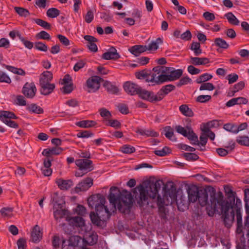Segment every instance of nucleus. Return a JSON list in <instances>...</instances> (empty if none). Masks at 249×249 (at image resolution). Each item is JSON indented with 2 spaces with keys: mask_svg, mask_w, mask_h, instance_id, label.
I'll return each instance as SVG.
<instances>
[{
  "mask_svg": "<svg viewBox=\"0 0 249 249\" xmlns=\"http://www.w3.org/2000/svg\"><path fill=\"white\" fill-rule=\"evenodd\" d=\"M186 121L188 122V123L186 125L185 128L188 131V132L191 135V136H190L192 139V142H191V143L192 144H198L199 142L198 140V137L197 135L194 133V131L193 130L191 127V120L189 119H187Z\"/></svg>",
  "mask_w": 249,
  "mask_h": 249,
  "instance_id": "obj_24",
  "label": "nucleus"
},
{
  "mask_svg": "<svg viewBox=\"0 0 249 249\" xmlns=\"http://www.w3.org/2000/svg\"><path fill=\"white\" fill-rule=\"evenodd\" d=\"M99 111L100 115L106 120H107L111 117V113L106 108H101Z\"/></svg>",
  "mask_w": 249,
  "mask_h": 249,
  "instance_id": "obj_56",
  "label": "nucleus"
},
{
  "mask_svg": "<svg viewBox=\"0 0 249 249\" xmlns=\"http://www.w3.org/2000/svg\"><path fill=\"white\" fill-rule=\"evenodd\" d=\"M165 136L166 138L170 140H173L174 137V132L171 126H166L164 128Z\"/></svg>",
  "mask_w": 249,
  "mask_h": 249,
  "instance_id": "obj_58",
  "label": "nucleus"
},
{
  "mask_svg": "<svg viewBox=\"0 0 249 249\" xmlns=\"http://www.w3.org/2000/svg\"><path fill=\"white\" fill-rule=\"evenodd\" d=\"M138 94L139 97L143 100L148 101L150 102H158L157 100V94H155L153 92L142 89L140 87Z\"/></svg>",
  "mask_w": 249,
  "mask_h": 249,
  "instance_id": "obj_13",
  "label": "nucleus"
},
{
  "mask_svg": "<svg viewBox=\"0 0 249 249\" xmlns=\"http://www.w3.org/2000/svg\"><path fill=\"white\" fill-rule=\"evenodd\" d=\"M192 82V80L188 76H185L182 77L179 81L177 83V86L178 87H181L182 86L187 85Z\"/></svg>",
  "mask_w": 249,
  "mask_h": 249,
  "instance_id": "obj_55",
  "label": "nucleus"
},
{
  "mask_svg": "<svg viewBox=\"0 0 249 249\" xmlns=\"http://www.w3.org/2000/svg\"><path fill=\"white\" fill-rule=\"evenodd\" d=\"M214 44L216 46H218L222 49H227L229 48V45L227 42L223 39L218 37L214 39Z\"/></svg>",
  "mask_w": 249,
  "mask_h": 249,
  "instance_id": "obj_40",
  "label": "nucleus"
},
{
  "mask_svg": "<svg viewBox=\"0 0 249 249\" xmlns=\"http://www.w3.org/2000/svg\"><path fill=\"white\" fill-rule=\"evenodd\" d=\"M76 124L82 128H87L95 126L96 123L94 121L84 120L77 122Z\"/></svg>",
  "mask_w": 249,
  "mask_h": 249,
  "instance_id": "obj_36",
  "label": "nucleus"
},
{
  "mask_svg": "<svg viewBox=\"0 0 249 249\" xmlns=\"http://www.w3.org/2000/svg\"><path fill=\"white\" fill-rule=\"evenodd\" d=\"M176 87L172 84H168L163 86L157 93V100H161L165 95L175 89Z\"/></svg>",
  "mask_w": 249,
  "mask_h": 249,
  "instance_id": "obj_14",
  "label": "nucleus"
},
{
  "mask_svg": "<svg viewBox=\"0 0 249 249\" xmlns=\"http://www.w3.org/2000/svg\"><path fill=\"white\" fill-rule=\"evenodd\" d=\"M163 41L161 38L158 37L155 41H152L148 45H146L147 51L154 52L159 48V44H161Z\"/></svg>",
  "mask_w": 249,
  "mask_h": 249,
  "instance_id": "obj_30",
  "label": "nucleus"
},
{
  "mask_svg": "<svg viewBox=\"0 0 249 249\" xmlns=\"http://www.w3.org/2000/svg\"><path fill=\"white\" fill-rule=\"evenodd\" d=\"M52 79L53 73L51 71H44L40 75L39 85L42 84V83H50Z\"/></svg>",
  "mask_w": 249,
  "mask_h": 249,
  "instance_id": "obj_26",
  "label": "nucleus"
},
{
  "mask_svg": "<svg viewBox=\"0 0 249 249\" xmlns=\"http://www.w3.org/2000/svg\"><path fill=\"white\" fill-rule=\"evenodd\" d=\"M88 203L89 207L95 208L96 211H102L104 213V214H101V217H104L108 215L109 210L105 205L106 199L103 195L96 194L91 196L88 199Z\"/></svg>",
  "mask_w": 249,
  "mask_h": 249,
  "instance_id": "obj_4",
  "label": "nucleus"
},
{
  "mask_svg": "<svg viewBox=\"0 0 249 249\" xmlns=\"http://www.w3.org/2000/svg\"><path fill=\"white\" fill-rule=\"evenodd\" d=\"M37 39L49 40L51 38L50 35L44 31H42L36 35Z\"/></svg>",
  "mask_w": 249,
  "mask_h": 249,
  "instance_id": "obj_62",
  "label": "nucleus"
},
{
  "mask_svg": "<svg viewBox=\"0 0 249 249\" xmlns=\"http://www.w3.org/2000/svg\"><path fill=\"white\" fill-rule=\"evenodd\" d=\"M18 36L19 37L20 40L23 43L24 46L29 49H31L33 47V43L26 40L23 37L21 36L20 35L18 34Z\"/></svg>",
  "mask_w": 249,
  "mask_h": 249,
  "instance_id": "obj_63",
  "label": "nucleus"
},
{
  "mask_svg": "<svg viewBox=\"0 0 249 249\" xmlns=\"http://www.w3.org/2000/svg\"><path fill=\"white\" fill-rule=\"evenodd\" d=\"M146 51V45H136L129 49L130 52L136 56H139L141 53Z\"/></svg>",
  "mask_w": 249,
  "mask_h": 249,
  "instance_id": "obj_23",
  "label": "nucleus"
},
{
  "mask_svg": "<svg viewBox=\"0 0 249 249\" xmlns=\"http://www.w3.org/2000/svg\"><path fill=\"white\" fill-rule=\"evenodd\" d=\"M224 191L225 194L228 196V197L230 198L231 201H235V197L234 192L231 190V187L229 186H225L224 187Z\"/></svg>",
  "mask_w": 249,
  "mask_h": 249,
  "instance_id": "obj_53",
  "label": "nucleus"
},
{
  "mask_svg": "<svg viewBox=\"0 0 249 249\" xmlns=\"http://www.w3.org/2000/svg\"><path fill=\"white\" fill-rule=\"evenodd\" d=\"M17 118L15 114L11 112L3 111L0 115V119L3 122H7L11 119H16Z\"/></svg>",
  "mask_w": 249,
  "mask_h": 249,
  "instance_id": "obj_33",
  "label": "nucleus"
},
{
  "mask_svg": "<svg viewBox=\"0 0 249 249\" xmlns=\"http://www.w3.org/2000/svg\"><path fill=\"white\" fill-rule=\"evenodd\" d=\"M102 80V78L98 76L89 78L86 81L85 90L89 93L97 91L100 87V82Z\"/></svg>",
  "mask_w": 249,
  "mask_h": 249,
  "instance_id": "obj_7",
  "label": "nucleus"
},
{
  "mask_svg": "<svg viewBox=\"0 0 249 249\" xmlns=\"http://www.w3.org/2000/svg\"><path fill=\"white\" fill-rule=\"evenodd\" d=\"M108 199L122 213H127L132 207L133 197L130 192L124 190L121 193L116 187H111Z\"/></svg>",
  "mask_w": 249,
  "mask_h": 249,
  "instance_id": "obj_3",
  "label": "nucleus"
},
{
  "mask_svg": "<svg viewBox=\"0 0 249 249\" xmlns=\"http://www.w3.org/2000/svg\"><path fill=\"white\" fill-rule=\"evenodd\" d=\"M236 142L241 145L249 146V137L248 136H239L237 138Z\"/></svg>",
  "mask_w": 249,
  "mask_h": 249,
  "instance_id": "obj_46",
  "label": "nucleus"
},
{
  "mask_svg": "<svg viewBox=\"0 0 249 249\" xmlns=\"http://www.w3.org/2000/svg\"><path fill=\"white\" fill-rule=\"evenodd\" d=\"M124 89L125 92L131 95L138 94L140 87L133 83L126 82L124 85Z\"/></svg>",
  "mask_w": 249,
  "mask_h": 249,
  "instance_id": "obj_15",
  "label": "nucleus"
},
{
  "mask_svg": "<svg viewBox=\"0 0 249 249\" xmlns=\"http://www.w3.org/2000/svg\"><path fill=\"white\" fill-rule=\"evenodd\" d=\"M120 58V55L117 53L115 48L112 47L108 51L104 53L102 55V58L105 60H116Z\"/></svg>",
  "mask_w": 249,
  "mask_h": 249,
  "instance_id": "obj_16",
  "label": "nucleus"
},
{
  "mask_svg": "<svg viewBox=\"0 0 249 249\" xmlns=\"http://www.w3.org/2000/svg\"><path fill=\"white\" fill-rule=\"evenodd\" d=\"M104 214L102 211H96V213L94 212H91L90 213V218L92 223L97 226L102 225L103 221L106 220L107 219L109 218L110 215L109 211H108V215L107 216L101 217V214Z\"/></svg>",
  "mask_w": 249,
  "mask_h": 249,
  "instance_id": "obj_11",
  "label": "nucleus"
},
{
  "mask_svg": "<svg viewBox=\"0 0 249 249\" xmlns=\"http://www.w3.org/2000/svg\"><path fill=\"white\" fill-rule=\"evenodd\" d=\"M215 89L214 86L211 83H204L201 84L200 87V90H213Z\"/></svg>",
  "mask_w": 249,
  "mask_h": 249,
  "instance_id": "obj_61",
  "label": "nucleus"
},
{
  "mask_svg": "<svg viewBox=\"0 0 249 249\" xmlns=\"http://www.w3.org/2000/svg\"><path fill=\"white\" fill-rule=\"evenodd\" d=\"M120 150L125 154H132L135 152V148L128 144L123 145L120 148Z\"/></svg>",
  "mask_w": 249,
  "mask_h": 249,
  "instance_id": "obj_42",
  "label": "nucleus"
},
{
  "mask_svg": "<svg viewBox=\"0 0 249 249\" xmlns=\"http://www.w3.org/2000/svg\"><path fill=\"white\" fill-rule=\"evenodd\" d=\"M52 202L54 208L56 206H59L61 205V202H63V201L59 198L58 196V193H54L52 196Z\"/></svg>",
  "mask_w": 249,
  "mask_h": 249,
  "instance_id": "obj_41",
  "label": "nucleus"
},
{
  "mask_svg": "<svg viewBox=\"0 0 249 249\" xmlns=\"http://www.w3.org/2000/svg\"><path fill=\"white\" fill-rule=\"evenodd\" d=\"M136 132L142 136H146L147 137H157L159 136V133L153 129L138 128Z\"/></svg>",
  "mask_w": 249,
  "mask_h": 249,
  "instance_id": "obj_29",
  "label": "nucleus"
},
{
  "mask_svg": "<svg viewBox=\"0 0 249 249\" xmlns=\"http://www.w3.org/2000/svg\"><path fill=\"white\" fill-rule=\"evenodd\" d=\"M190 49L193 51L195 55L196 56H198L202 53V50L200 48V44L199 42H192Z\"/></svg>",
  "mask_w": 249,
  "mask_h": 249,
  "instance_id": "obj_39",
  "label": "nucleus"
},
{
  "mask_svg": "<svg viewBox=\"0 0 249 249\" xmlns=\"http://www.w3.org/2000/svg\"><path fill=\"white\" fill-rule=\"evenodd\" d=\"M6 69L14 73L19 74L20 75H24L25 74V71L20 68H17L11 66H7Z\"/></svg>",
  "mask_w": 249,
  "mask_h": 249,
  "instance_id": "obj_47",
  "label": "nucleus"
},
{
  "mask_svg": "<svg viewBox=\"0 0 249 249\" xmlns=\"http://www.w3.org/2000/svg\"><path fill=\"white\" fill-rule=\"evenodd\" d=\"M93 179L91 178H87L79 182L75 188L76 193L84 192L88 190L91 186L93 185Z\"/></svg>",
  "mask_w": 249,
  "mask_h": 249,
  "instance_id": "obj_12",
  "label": "nucleus"
},
{
  "mask_svg": "<svg viewBox=\"0 0 249 249\" xmlns=\"http://www.w3.org/2000/svg\"><path fill=\"white\" fill-rule=\"evenodd\" d=\"M35 48L37 50L44 52H47L48 50L47 46L45 44H44L41 42H35Z\"/></svg>",
  "mask_w": 249,
  "mask_h": 249,
  "instance_id": "obj_57",
  "label": "nucleus"
},
{
  "mask_svg": "<svg viewBox=\"0 0 249 249\" xmlns=\"http://www.w3.org/2000/svg\"><path fill=\"white\" fill-rule=\"evenodd\" d=\"M171 149L167 146L164 147L161 150H155L154 153L159 156L163 157L171 153Z\"/></svg>",
  "mask_w": 249,
  "mask_h": 249,
  "instance_id": "obj_50",
  "label": "nucleus"
},
{
  "mask_svg": "<svg viewBox=\"0 0 249 249\" xmlns=\"http://www.w3.org/2000/svg\"><path fill=\"white\" fill-rule=\"evenodd\" d=\"M42 238V232L41 231L40 228L36 225L33 228L31 232V240L34 243L39 242Z\"/></svg>",
  "mask_w": 249,
  "mask_h": 249,
  "instance_id": "obj_18",
  "label": "nucleus"
},
{
  "mask_svg": "<svg viewBox=\"0 0 249 249\" xmlns=\"http://www.w3.org/2000/svg\"><path fill=\"white\" fill-rule=\"evenodd\" d=\"M11 82L10 77L5 72L0 70V83L10 84Z\"/></svg>",
  "mask_w": 249,
  "mask_h": 249,
  "instance_id": "obj_45",
  "label": "nucleus"
},
{
  "mask_svg": "<svg viewBox=\"0 0 249 249\" xmlns=\"http://www.w3.org/2000/svg\"><path fill=\"white\" fill-rule=\"evenodd\" d=\"M36 91L37 89L34 82H26L22 89V94L29 99H33Z\"/></svg>",
  "mask_w": 249,
  "mask_h": 249,
  "instance_id": "obj_10",
  "label": "nucleus"
},
{
  "mask_svg": "<svg viewBox=\"0 0 249 249\" xmlns=\"http://www.w3.org/2000/svg\"><path fill=\"white\" fill-rule=\"evenodd\" d=\"M223 128L228 131L236 134V125L233 124L227 123L225 124Z\"/></svg>",
  "mask_w": 249,
  "mask_h": 249,
  "instance_id": "obj_54",
  "label": "nucleus"
},
{
  "mask_svg": "<svg viewBox=\"0 0 249 249\" xmlns=\"http://www.w3.org/2000/svg\"><path fill=\"white\" fill-rule=\"evenodd\" d=\"M27 109L30 111L37 114H41L43 113V109L38 107L36 105L33 104L27 107Z\"/></svg>",
  "mask_w": 249,
  "mask_h": 249,
  "instance_id": "obj_49",
  "label": "nucleus"
},
{
  "mask_svg": "<svg viewBox=\"0 0 249 249\" xmlns=\"http://www.w3.org/2000/svg\"><path fill=\"white\" fill-rule=\"evenodd\" d=\"M208 195L205 190H199L197 200L201 206H205L208 203Z\"/></svg>",
  "mask_w": 249,
  "mask_h": 249,
  "instance_id": "obj_25",
  "label": "nucleus"
},
{
  "mask_svg": "<svg viewBox=\"0 0 249 249\" xmlns=\"http://www.w3.org/2000/svg\"><path fill=\"white\" fill-rule=\"evenodd\" d=\"M212 77V75L205 73L200 75L199 77L196 79V82L198 84H200L211 79Z\"/></svg>",
  "mask_w": 249,
  "mask_h": 249,
  "instance_id": "obj_43",
  "label": "nucleus"
},
{
  "mask_svg": "<svg viewBox=\"0 0 249 249\" xmlns=\"http://www.w3.org/2000/svg\"><path fill=\"white\" fill-rule=\"evenodd\" d=\"M67 220L69 224L73 227H82L85 225V221L81 217H71L68 218Z\"/></svg>",
  "mask_w": 249,
  "mask_h": 249,
  "instance_id": "obj_22",
  "label": "nucleus"
},
{
  "mask_svg": "<svg viewBox=\"0 0 249 249\" xmlns=\"http://www.w3.org/2000/svg\"><path fill=\"white\" fill-rule=\"evenodd\" d=\"M84 38L88 41L87 46L91 52H96L98 50V48L95 42H97L98 39L94 36L89 35L85 36Z\"/></svg>",
  "mask_w": 249,
  "mask_h": 249,
  "instance_id": "obj_19",
  "label": "nucleus"
},
{
  "mask_svg": "<svg viewBox=\"0 0 249 249\" xmlns=\"http://www.w3.org/2000/svg\"><path fill=\"white\" fill-rule=\"evenodd\" d=\"M55 183L58 188L61 190H67L71 188L73 185V181L71 179L65 180L63 178H56Z\"/></svg>",
  "mask_w": 249,
  "mask_h": 249,
  "instance_id": "obj_17",
  "label": "nucleus"
},
{
  "mask_svg": "<svg viewBox=\"0 0 249 249\" xmlns=\"http://www.w3.org/2000/svg\"><path fill=\"white\" fill-rule=\"evenodd\" d=\"M58 208L59 209L56 210L53 212V215L54 218L57 220L60 218L63 217L66 215V213L65 210L62 209L61 205L58 206Z\"/></svg>",
  "mask_w": 249,
  "mask_h": 249,
  "instance_id": "obj_38",
  "label": "nucleus"
},
{
  "mask_svg": "<svg viewBox=\"0 0 249 249\" xmlns=\"http://www.w3.org/2000/svg\"><path fill=\"white\" fill-rule=\"evenodd\" d=\"M13 208L12 207H4L0 209V213L3 217H11L13 216Z\"/></svg>",
  "mask_w": 249,
  "mask_h": 249,
  "instance_id": "obj_37",
  "label": "nucleus"
},
{
  "mask_svg": "<svg viewBox=\"0 0 249 249\" xmlns=\"http://www.w3.org/2000/svg\"><path fill=\"white\" fill-rule=\"evenodd\" d=\"M162 180H157L155 182H150L147 186L140 184L133 189V193L138 205L143 208L149 204L150 198H155L160 189Z\"/></svg>",
  "mask_w": 249,
  "mask_h": 249,
  "instance_id": "obj_2",
  "label": "nucleus"
},
{
  "mask_svg": "<svg viewBox=\"0 0 249 249\" xmlns=\"http://www.w3.org/2000/svg\"><path fill=\"white\" fill-rule=\"evenodd\" d=\"M46 14L48 17L54 18L59 15L60 11L55 8H51L47 10Z\"/></svg>",
  "mask_w": 249,
  "mask_h": 249,
  "instance_id": "obj_48",
  "label": "nucleus"
},
{
  "mask_svg": "<svg viewBox=\"0 0 249 249\" xmlns=\"http://www.w3.org/2000/svg\"><path fill=\"white\" fill-rule=\"evenodd\" d=\"M177 194L176 186L173 183L165 186L164 195L167 198V204H172L176 200Z\"/></svg>",
  "mask_w": 249,
  "mask_h": 249,
  "instance_id": "obj_8",
  "label": "nucleus"
},
{
  "mask_svg": "<svg viewBox=\"0 0 249 249\" xmlns=\"http://www.w3.org/2000/svg\"><path fill=\"white\" fill-rule=\"evenodd\" d=\"M40 93L44 95H49L53 91L55 88V85L54 84H51L50 83H42V84L40 85Z\"/></svg>",
  "mask_w": 249,
  "mask_h": 249,
  "instance_id": "obj_20",
  "label": "nucleus"
},
{
  "mask_svg": "<svg viewBox=\"0 0 249 249\" xmlns=\"http://www.w3.org/2000/svg\"><path fill=\"white\" fill-rule=\"evenodd\" d=\"M179 110L184 116L191 117L194 115V113L191 108L186 105L183 104L179 106Z\"/></svg>",
  "mask_w": 249,
  "mask_h": 249,
  "instance_id": "obj_32",
  "label": "nucleus"
},
{
  "mask_svg": "<svg viewBox=\"0 0 249 249\" xmlns=\"http://www.w3.org/2000/svg\"><path fill=\"white\" fill-rule=\"evenodd\" d=\"M63 151V148L55 146L51 148H47L43 150L42 155L48 157H50L52 155H57L60 154Z\"/></svg>",
  "mask_w": 249,
  "mask_h": 249,
  "instance_id": "obj_21",
  "label": "nucleus"
},
{
  "mask_svg": "<svg viewBox=\"0 0 249 249\" xmlns=\"http://www.w3.org/2000/svg\"><path fill=\"white\" fill-rule=\"evenodd\" d=\"M165 71V82L172 81L179 79L182 74L183 71L181 69L174 70L172 67H164Z\"/></svg>",
  "mask_w": 249,
  "mask_h": 249,
  "instance_id": "obj_9",
  "label": "nucleus"
},
{
  "mask_svg": "<svg viewBox=\"0 0 249 249\" xmlns=\"http://www.w3.org/2000/svg\"><path fill=\"white\" fill-rule=\"evenodd\" d=\"M244 200L246 211L248 213H249V190H246L245 191Z\"/></svg>",
  "mask_w": 249,
  "mask_h": 249,
  "instance_id": "obj_64",
  "label": "nucleus"
},
{
  "mask_svg": "<svg viewBox=\"0 0 249 249\" xmlns=\"http://www.w3.org/2000/svg\"><path fill=\"white\" fill-rule=\"evenodd\" d=\"M15 11L21 17H27L30 15L29 11L23 7H15L14 8Z\"/></svg>",
  "mask_w": 249,
  "mask_h": 249,
  "instance_id": "obj_44",
  "label": "nucleus"
},
{
  "mask_svg": "<svg viewBox=\"0 0 249 249\" xmlns=\"http://www.w3.org/2000/svg\"><path fill=\"white\" fill-rule=\"evenodd\" d=\"M212 207L214 211L220 209L222 213V218L225 225L227 227H230L234 219V210L236 211L240 209L241 206V201L239 198H236V204L233 207L231 205V202L229 203L224 200V196L221 192H219L216 195L215 193L211 195L210 199Z\"/></svg>",
  "mask_w": 249,
  "mask_h": 249,
  "instance_id": "obj_1",
  "label": "nucleus"
},
{
  "mask_svg": "<svg viewBox=\"0 0 249 249\" xmlns=\"http://www.w3.org/2000/svg\"><path fill=\"white\" fill-rule=\"evenodd\" d=\"M212 98L211 95H199L196 99V102L204 103L209 101Z\"/></svg>",
  "mask_w": 249,
  "mask_h": 249,
  "instance_id": "obj_60",
  "label": "nucleus"
},
{
  "mask_svg": "<svg viewBox=\"0 0 249 249\" xmlns=\"http://www.w3.org/2000/svg\"><path fill=\"white\" fill-rule=\"evenodd\" d=\"M190 63L195 66L204 65L209 63V60L206 57H190Z\"/></svg>",
  "mask_w": 249,
  "mask_h": 249,
  "instance_id": "obj_27",
  "label": "nucleus"
},
{
  "mask_svg": "<svg viewBox=\"0 0 249 249\" xmlns=\"http://www.w3.org/2000/svg\"><path fill=\"white\" fill-rule=\"evenodd\" d=\"M164 66H158L153 68L149 73L147 79V82H151L154 84L160 85L165 82V71Z\"/></svg>",
  "mask_w": 249,
  "mask_h": 249,
  "instance_id": "obj_5",
  "label": "nucleus"
},
{
  "mask_svg": "<svg viewBox=\"0 0 249 249\" xmlns=\"http://www.w3.org/2000/svg\"><path fill=\"white\" fill-rule=\"evenodd\" d=\"M103 86L109 93L115 94L119 92L118 88L110 82L107 81H105L103 84Z\"/></svg>",
  "mask_w": 249,
  "mask_h": 249,
  "instance_id": "obj_28",
  "label": "nucleus"
},
{
  "mask_svg": "<svg viewBox=\"0 0 249 249\" xmlns=\"http://www.w3.org/2000/svg\"><path fill=\"white\" fill-rule=\"evenodd\" d=\"M157 204L160 209L162 207H163V205H169V204H167V198L164 197V195L163 196V197L161 198L160 196L158 195L157 197Z\"/></svg>",
  "mask_w": 249,
  "mask_h": 249,
  "instance_id": "obj_59",
  "label": "nucleus"
},
{
  "mask_svg": "<svg viewBox=\"0 0 249 249\" xmlns=\"http://www.w3.org/2000/svg\"><path fill=\"white\" fill-rule=\"evenodd\" d=\"M75 163L79 168L75 173V176L77 177H81L94 169L92 161L88 159L76 160Z\"/></svg>",
  "mask_w": 249,
  "mask_h": 249,
  "instance_id": "obj_6",
  "label": "nucleus"
},
{
  "mask_svg": "<svg viewBox=\"0 0 249 249\" xmlns=\"http://www.w3.org/2000/svg\"><path fill=\"white\" fill-rule=\"evenodd\" d=\"M183 157L187 160L194 161L199 159V156L195 153H185L183 154Z\"/></svg>",
  "mask_w": 249,
  "mask_h": 249,
  "instance_id": "obj_51",
  "label": "nucleus"
},
{
  "mask_svg": "<svg viewBox=\"0 0 249 249\" xmlns=\"http://www.w3.org/2000/svg\"><path fill=\"white\" fill-rule=\"evenodd\" d=\"M35 22L38 25L41 26L43 28L49 30L51 29V25L47 22L39 18L35 19Z\"/></svg>",
  "mask_w": 249,
  "mask_h": 249,
  "instance_id": "obj_52",
  "label": "nucleus"
},
{
  "mask_svg": "<svg viewBox=\"0 0 249 249\" xmlns=\"http://www.w3.org/2000/svg\"><path fill=\"white\" fill-rule=\"evenodd\" d=\"M199 190L197 188L189 189L188 190V198L190 201L195 202L198 198V195H199Z\"/></svg>",
  "mask_w": 249,
  "mask_h": 249,
  "instance_id": "obj_31",
  "label": "nucleus"
},
{
  "mask_svg": "<svg viewBox=\"0 0 249 249\" xmlns=\"http://www.w3.org/2000/svg\"><path fill=\"white\" fill-rule=\"evenodd\" d=\"M175 129L178 133L181 134L185 137H187L190 141L192 142V139L190 136L191 135L188 132L185 127H183L182 126L178 125L176 126Z\"/></svg>",
  "mask_w": 249,
  "mask_h": 249,
  "instance_id": "obj_35",
  "label": "nucleus"
},
{
  "mask_svg": "<svg viewBox=\"0 0 249 249\" xmlns=\"http://www.w3.org/2000/svg\"><path fill=\"white\" fill-rule=\"evenodd\" d=\"M225 17L228 20V22L233 25H238L239 24V20L231 12H228L225 15Z\"/></svg>",
  "mask_w": 249,
  "mask_h": 249,
  "instance_id": "obj_34",
  "label": "nucleus"
}]
</instances>
